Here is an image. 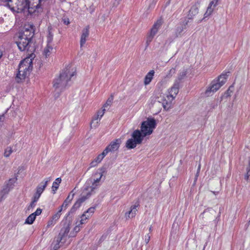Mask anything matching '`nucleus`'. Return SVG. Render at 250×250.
<instances>
[{
  "mask_svg": "<svg viewBox=\"0 0 250 250\" xmlns=\"http://www.w3.org/2000/svg\"><path fill=\"white\" fill-rule=\"evenodd\" d=\"M71 67L67 66L60 73L59 76L53 81V87L56 90L61 92L68 85L71 78L76 74V70H71Z\"/></svg>",
  "mask_w": 250,
  "mask_h": 250,
  "instance_id": "nucleus-1",
  "label": "nucleus"
},
{
  "mask_svg": "<svg viewBox=\"0 0 250 250\" xmlns=\"http://www.w3.org/2000/svg\"><path fill=\"white\" fill-rule=\"evenodd\" d=\"M34 35L33 28L31 27L30 28H25L19 33L16 43L21 51L29 50Z\"/></svg>",
  "mask_w": 250,
  "mask_h": 250,
  "instance_id": "nucleus-2",
  "label": "nucleus"
},
{
  "mask_svg": "<svg viewBox=\"0 0 250 250\" xmlns=\"http://www.w3.org/2000/svg\"><path fill=\"white\" fill-rule=\"evenodd\" d=\"M35 57L34 53L21 62L19 65L18 73L16 77V81L19 83L22 82L30 74L33 68V60Z\"/></svg>",
  "mask_w": 250,
  "mask_h": 250,
  "instance_id": "nucleus-3",
  "label": "nucleus"
},
{
  "mask_svg": "<svg viewBox=\"0 0 250 250\" xmlns=\"http://www.w3.org/2000/svg\"><path fill=\"white\" fill-rule=\"evenodd\" d=\"M30 0H12L6 5L13 12L21 13L28 12L31 14L35 12V10H32L33 7H30Z\"/></svg>",
  "mask_w": 250,
  "mask_h": 250,
  "instance_id": "nucleus-4",
  "label": "nucleus"
},
{
  "mask_svg": "<svg viewBox=\"0 0 250 250\" xmlns=\"http://www.w3.org/2000/svg\"><path fill=\"white\" fill-rule=\"evenodd\" d=\"M156 125V120L152 118H147L146 121L143 122L141 125V131L144 134V136L152 134Z\"/></svg>",
  "mask_w": 250,
  "mask_h": 250,
  "instance_id": "nucleus-5",
  "label": "nucleus"
},
{
  "mask_svg": "<svg viewBox=\"0 0 250 250\" xmlns=\"http://www.w3.org/2000/svg\"><path fill=\"white\" fill-rule=\"evenodd\" d=\"M226 77L227 73L222 74L218 77L217 82H212L210 85L206 90V95L209 96L211 93H214L218 90L225 83V81L221 80V79L224 78V80L226 78Z\"/></svg>",
  "mask_w": 250,
  "mask_h": 250,
  "instance_id": "nucleus-6",
  "label": "nucleus"
},
{
  "mask_svg": "<svg viewBox=\"0 0 250 250\" xmlns=\"http://www.w3.org/2000/svg\"><path fill=\"white\" fill-rule=\"evenodd\" d=\"M70 222L61 229L58 235L56 237L54 242L62 246L67 240L68 233L70 229Z\"/></svg>",
  "mask_w": 250,
  "mask_h": 250,
  "instance_id": "nucleus-7",
  "label": "nucleus"
},
{
  "mask_svg": "<svg viewBox=\"0 0 250 250\" xmlns=\"http://www.w3.org/2000/svg\"><path fill=\"white\" fill-rule=\"evenodd\" d=\"M188 22V20L185 19L177 25L175 32V37H179L181 36L183 31L187 28Z\"/></svg>",
  "mask_w": 250,
  "mask_h": 250,
  "instance_id": "nucleus-8",
  "label": "nucleus"
},
{
  "mask_svg": "<svg viewBox=\"0 0 250 250\" xmlns=\"http://www.w3.org/2000/svg\"><path fill=\"white\" fill-rule=\"evenodd\" d=\"M180 82L176 81L173 85L171 87L169 91V95L167 96V99L171 98V100H173L176 95L179 92Z\"/></svg>",
  "mask_w": 250,
  "mask_h": 250,
  "instance_id": "nucleus-9",
  "label": "nucleus"
},
{
  "mask_svg": "<svg viewBox=\"0 0 250 250\" xmlns=\"http://www.w3.org/2000/svg\"><path fill=\"white\" fill-rule=\"evenodd\" d=\"M17 180V178L16 177L9 179L1 191V192L3 195L8 194V192L13 188L14 184L16 183Z\"/></svg>",
  "mask_w": 250,
  "mask_h": 250,
  "instance_id": "nucleus-10",
  "label": "nucleus"
},
{
  "mask_svg": "<svg viewBox=\"0 0 250 250\" xmlns=\"http://www.w3.org/2000/svg\"><path fill=\"white\" fill-rule=\"evenodd\" d=\"M132 138L138 143V144H141L142 143L144 138V134L139 129L134 130L132 135Z\"/></svg>",
  "mask_w": 250,
  "mask_h": 250,
  "instance_id": "nucleus-11",
  "label": "nucleus"
},
{
  "mask_svg": "<svg viewBox=\"0 0 250 250\" xmlns=\"http://www.w3.org/2000/svg\"><path fill=\"white\" fill-rule=\"evenodd\" d=\"M121 140L117 139L112 141L110 144L107 146L110 152H114L118 149L121 144Z\"/></svg>",
  "mask_w": 250,
  "mask_h": 250,
  "instance_id": "nucleus-12",
  "label": "nucleus"
},
{
  "mask_svg": "<svg viewBox=\"0 0 250 250\" xmlns=\"http://www.w3.org/2000/svg\"><path fill=\"white\" fill-rule=\"evenodd\" d=\"M163 23L162 19L158 20L153 25L149 33L155 36Z\"/></svg>",
  "mask_w": 250,
  "mask_h": 250,
  "instance_id": "nucleus-13",
  "label": "nucleus"
},
{
  "mask_svg": "<svg viewBox=\"0 0 250 250\" xmlns=\"http://www.w3.org/2000/svg\"><path fill=\"white\" fill-rule=\"evenodd\" d=\"M90 184H91V186H88L85 188L84 190L85 191H88V192H91V194H92L94 192H95L94 190L96 189L98 186L99 185V184L95 183L92 180H89L86 183V184L89 185Z\"/></svg>",
  "mask_w": 250,
  "mask_h": 250,
  "instance_id": "nucleus-14",
  "label": "nucleus"
},
{
  "mask_svg": "<svg viewBox=\"0 0 250 250\" xmlns=\"http://www.w3.org/2000/svg\"><path fill=\"white\" fill-rule=\"evenodd\" d=\"M216 211L212 208H207L203 213V215L205 217L208 218L210 220L214 219L216 216Z\"/></svg>",
  "mask_w": 250,
  "mask_h": 250,
  "instance_id": "nucleus-15",
  "label": "nucleus"
},
{
  "mask_svg": "<svg viewBox=\"0 0 250 250\" xmlns=\"http://www.w3.org/2000/svg\"><path fill=\"white\" fill-rule=\"evenodd\" d=\"M198 5L195 4L191 6L188 12V18H186V19H188V21L189 20H192L193 17L198 14Z\"/></svg>",
  "mask_w": 250,
  "mask_h": 250,
  "instance_id": "nucleus-16",
  "label": "nucleus"
},
{
  "mask_svg": "<svg viewBox=\"0 0 250 250\" xmlns=\"http://www.w3.org/2000/svg\"><path fill=\"white\" fill-rule=\"evenodd\" d=\"M104 172L103 168H100L95 172L91 177L90 180H92L95 183L99 184L100 181L101 180L102 176H103V172Z\"/></svg>",
  "mask_w": 250,
  "mask_h": 250,
  "instance_id": "nucleus-17",
  "label": "nucleus"
},
{
  "mask_svg": "<svg viewBox=\"0 0 250 250\" xmlns=\"http://www.w3.org/2000/svg\"><path fill=\"white\" fill-rule=\"evenodd\" d=\"M139 206V204L132 206L130 208V210L125 213L126 218H129L134 217L136 214V211H137V208Z\"/></svg>",
  "mask_w": 250,
  "mask_h": 250,
  "instance_id": "nucleus-18",
  "label": "nucleus"
},
{
  "mask_svg": "<svg viewBox=\"0 0 250 250\" xmlns=\"http://www.w3.org/2000/svg\"><path fill=\"white\" fill-rule=\"evenodd\" d=\"M72 192L73 191H71L68 195V196L67 197L66 199L64 200L62 205L60 207V209L62 210L63 208H66L67 206L69 205V204L71 202L74 196V193H72Z\"/></svg>",
  "mask_w": 250,
  "mask_h": 250,
  "instance_id": "nucleus-19",
  "label": "nucleus"
},
{
  "mask_svg": "<svg viewBox=\"0 0 250 250\" xmlns=\"http://www.w3.org/2000/svg\"><path fill=\"white\" fill-rule=\"evenodd\" d=\"M50 181V178H48L44 183H41L37 188L36 192L41 194L46 187L48 182Z\"/></svg>",
  "mask_w": 250,
  "mask_h": 250,
  "instance_id": "nucleus-20",
  "label": "nucleus"
},
{
  "mask_svg": "<svg viewBox=\"0 0 250 250\" xmlns=\"http://www.w3.org/2000/svg\"><path fill=\"white\" fill-rule=\"evenodd\" d=\"M155 72L153 70H150L145 77L144 84L145 85H148L152 81L153 77L154 75Z\"/></svg>",
  "mask_w": 250,
  "mask_h": 250,
  "instance_id": "nucleus-21",
  "label": "nucleus"
},
{
  "mask_svg": "<svg viewBox=\"0 0 250 250\" xmlns=\"http://www.w3.org/2000/svg\"><path fill=\"white\" fill-rule=\"evenodd\" d=\"M138 143L133 139H128L125 144V146L128 149H132L135 148Z\"/></svg>",
  "mask_w": 250,
  "mask_h": 250,
  "instance_id": "nucleus-22",
  "label": "nucleus"
},
{
  "mask_svg": "<svg viewBox=\"0 0 250 250\" xmlns=\"http://www.w3.org/2000/svg\"><path fill=\"white\" fill-rule=\"evenodd\" d=\"M171 98L167 99V100L164 99L162 102V105L165 110H168L171 108L172 101Z\"/></svg>",
  "mask_w": 250,
  "mask_h": 250,
  "instance_id": "nucleus-23",
  "label": "nucleus"
},
{
  "mask_svg": "<svg viewBox=\"0 0 250 250\" xmlns=\"http://www.w3.org/2000/svg\"><path fill=\"white\" fill-rule=\"evenodd\" d=\"M62 181L61 178H58L56 179L55 181L53 182L52 187V190L53 194L56 193V191L58 189L59 186Z\"/></svg>",
  "mask_w": 250,
  "mask_h": 250,
  "instance_id": "nucleus-24",
  "label": "nucleus"
},
{
  "mask_svg": "<svg viewBox=\"0 0 250 250\" xmlns=\"http://www.w3.org/2000/svg\"><path fill=\"white\" fill-rule=\"evenodd\" d=\"M81 206V204L76 201L73 205L70 211L68 212L67 216L70 215L71 214L74 213Z\"/></svg>",
  "mask_w": 250,
  "mask_h": 250,
  "instance_id": "nucleus-25",
  "label": "nucleus"
},
{
  "mask_svg": "<svg viewBox=\"0 0 250 250\" xmlns=\"http://www.w3.org/2000/svg\"><path fill=\"white\" fill-rule=\"evenodd\" d=\"M81 206V204L76 201L73 205L70 211L68 212L67 216L70 215L71 214L74 213Z\"/></svg>",
  "mask_w": 250,
  "mask_h": 250,
  "instance_id": "nucleus-26",
  "label": "nucleus"
},
{
  "mask_svg": "<svg viewBox=\"0 0 250 250\" xmlns=\"http://www.w3.org/2000/svg\"><path fill=\"white\" fill-rule=\"evenodd\" d=\"M214 4H215V1L213 0L210 2L209 5L208 7L207 10L204 14V16H205L204 18H206L211 15V14L212 13V12L213 11V9L211 8V7L212 4L214 5Z\"/></svg>",
  "mask_w": 250,
  "mask_h": 250,
  "instance_id": "nucleus-27",
  "label": "nucleus"
},
{
  "mask_svg": "<svg viewBox=\"0 0 250 250\" xmlns=\"http://www.w3.org/2000/svg\"><path fill=\"white\" fill-rule=\"evenodd\" d=\"M52 29V28L51 26H49L48 27V34L47 36V42L48 44H50V43H51L53 41V35L51 31Z\"/></svg>",
  "mask_w": 250,
  "mask_h": 250,
  "instance_id": "nucleus-28",
  "label": "nucleus"
},
{
  "mask_svg": "<svg viewBox=\"0 0 250 250\" xmlns=\"http://www.w3.org/2000/svg\"><path fill=\"white\" fill-rule=\"evenodd\" d=\"M30 0L31 1V2H30V7H33V9H32V10H35V12L37 9H38V8H39L40 7V6H41L40 3H41V1L38 2V3H36L35 2L36 0Z\"/></svg>",
  "mask_w": 250,
  "mask_h": 250,
  "instance_id": "nucleus-29",
  "label": "nucleus"
},
{
  "mask_svg": "<svg viewBox=\"0 0 250 250\" xmlns=\"http://www.w3.org/2000/svg\"><path fill=\"white\" fill-rule=\"evenodd\" d=\"M36 217L35 216V215H33V214L32 213L26 218L25 224H32L33 223Z\"/></svg>",
  "mask_w": 250,
  "mask_h": 250,
  "instance_id": "nucleus-30",
  "label": "nucleus"
},
{
  "mask_svg": "<svg viewBox=\"0 0 250 250\" xmlns=\"http://www.w3.org/2000/svg\"><path fill=\"white\" fill-rule=\"evenodd\" d=\"M99 118V114H97L96 115H95L93 118V120H92L91 122V127L92 128V125H93V126L94 127H96L98 124H99V121H98V118Z\"/></svg>",
  "mask_w": 250,
  "mask_h": 250,
  "instance_id": "nucleus-31",
  "label": "nucleus"
},
{
  "mask_svg": "<svg viewBox=\"0 0 250 250\" xmlns=\"http://www.w3.org/2000/svg\"><path fill=\"white\" fill-rule=\"evenodd\" d=\"M91 195V192H88L86 193V195H83L80 198H79L77 201L79 202L80 204H82V203L84 202L86 199H87Z\"/></svg>",
  "mask_w": 250,
  "mask_h": 250,
  "instance_id": "nucleus-32",
  "label": "nucleus"
},
{
  "mask_svg": "<svg viewBox=\"0 0 250 250\" xmlns=\"http://www.w3.org/2000/svg\"><path fill=\"white\" fill-rule=\"evenodd\" d=\"M187 73H188V70L187 69L183 70L182 71H181L179 74L178 76V80L177 81H178V82H180V81L181 80L183 79L186 77V76L187 75Z\"/></svg>",
  "mask_w": 250,
  "mask_h": 250,
  "instance_id": "nucleus-33",
  "label": "nucleus"
},
{
  "mask_svg": "<svg viewBox=\"0 0 250 250\" xmlns=\"http://www.w3.org/2000/svg\"><path fill=\"white\" fill-rule=\"evenodd\" d=\"M53 47L47 43V45L44 50V55L47 57L50 55V51L52 50Z\"/></svg>",
  "mask_w": 250,
  "mask_h": 250,
  "instance_id": "nucleus-34",
  "label": "nucleus"
},
{
  "mask_svg": "<svg viewBox=\"0 0 250 250\" xmlns=\"http://www.w3.org/2000/svg\"><path fill=\"white\" fill-rule=\"evenodd\" d=\"M89 34V25L86 26L82 31V36L88 38Z\"/></svg>",
  "mask_w": 250,
  "mask_h": 250,
  "instance_id": "nucleus-35",
  "label": "nucleus"
},
{
  "mask_svg": "<svg viewBox=\"0 0 250 250\" xmlns=\"http://www.w3.org/2000/svg\"><path fill=\"white\" fill-rule=\"evenodd\" d=\"M80 230L76 226L74 228L73 230L70 232L69 237H74L76 236L77 233Z\"/></svg>",
  "mask_w": 250,
  "mask_h": 250,
  "instance_id": "nucleus-36",
  "label": "nucleus"
},
{
  "mask_svg": "<svg viewBox=\"0 0 250 250\" xmlns=\"http://www.w3.org/2000/svg\"><path fill=\"white\" fill-rule=\"evenodd\" d=\"M89 217H90V215H85V213H83L81 216V219L80 222L81 223V224H85L86 222V220Z\"/></svg>",
  "mask_w": 250,
  "mask_h": 250,
  "instance_id": "nucleus-37",
  "label": "nucleus"
},
{
  "mask_svg": "<svg viewBox=\"0 0 250 250\" xmlns=\"http://www.w3.org/2000/svg\"><path fill=\"white\" fill-rule=\"evenodd\" d=\"M96 207V205L93 207L89 208L86 211H84L83 213H85V215H90V217L92 215V214L95 212V208Z\"/></svg>",
  "mask_w": 250,
  "mask_h": 250,
  "instance_id": "nucleus-38",
  "label": "nucleus"
},
{
  "mask_svg": "<svg viewBox=\"0 0 250 250\" xmlns=\"http://www.w3.org/2000/svg\"><path fill=\"white\" fill-rule=\"evenodd\" d=\"M154 37V36L150 34V33L148 34L146 39V47H147L149 45L150 43L152 42Z\"/></svg>",
  "mask_w": 250,
  "mask_h": 250,
  "instance_id": "nucleus-39",
  "label": "nucleus"
},
{
  "mask_svg": "<svg viewBox=\"0 0 250 250\" xmlns=\"http://www.w3.org/2000/svg\"><path fill=\"white\" fill-rule=\"evenodd\" d=\"M13 150L11 147H7L4 151V155L5 157H8L12 153Z\"/></svg>",
  "mask_w": 250,
  "mask_h": 250,
  "instance_id": "nucleus-40",
  "label": "nucleus"
},
{
  "mask_svg": "<svg viewBox=\"0 0 250 250\" xmlns=\"http://www.w3.org/2000/svg\"><path fill=\"white\" fill-rule=\"evenodd\" d=\"M62 211V210L59 208L58 212L52 216V219H53L55 221L58 220L61 216Z\"/></svg>",
  "mask_w": 250,
  "mask_h": 250,
  "instance_id": "nucleus-41",
  "label": "nucleus"
},
{
  "mask_svg": "<svg viewBox=\"0 0 250 250\" xmlns=\"http://www.w3.org/2000/svg\"><path fill=\"white\" fill-rule=\"evenodd\" d=\"M113 100V95H111L110 97L107 99L106 103L104 105V108L106 107L107 106L110 105L112 103Z\"/></svg>",
  "mask_w": 250,
  "mask_h": 250,
  "instance_id": "nucleus-42",
  "label": "nucleus"
},
{
  "mask_svg": "<svg viewBox=\"0 0 250 250\" xmlns=\"http://www.w3.org/2000/svg\"><path fill=\"white\" fill-rule=\"evenodd\" d=\"M175 72H176V69L175 68H171L167 72V74L166 76V78H170L171 77H172V76L175 73Z\"/></svg>",
  "mask_w": 250,
  "mask_h": 250,
  "instance_id": "nucleus-43",
  "label": "nucleus"
},
{
  "mask_svg": "<svg viewBox=\"0 0 250 250\" xmlns=\"http://www.w3.org/2000/svg\"><path fill=\"white\" fill-rule=\"evenodd\" d=\"M86 41V38L81 35L80 40V46L81 47H83L85 44Z\"/></svg>",
  "mask_w": 250,
  "mask_h": 250,
  "instance_id": "nucleus-44",
  "label": "nucleus"
},
{
  "mask_svg": "<svg viewBox=\"0 0 250 250\" xmlns=\"http://www.w3.org/2000/svg\"><path fill=\"white\" fill-rule=\"evenodd\" d=\"M109 148H107V147L104 150L103 152L100 154L101 155H102V156L104 158V156H105V155L109 152H110L109 151V150L108 149Z\"/></svg>",
  "mask_w": 250,
  "mask_h": 250,
  "instance_id": "nucleus-45",
  "label": "nucleus"
},
{
  "mask_svg": "<svg viewBox=\"0 0 250 250\" xmlns=\"http://www.w3.org/2000/svg\"><path fill=\"white\" fill-rule=\"evenodd\" d=\"M41 195V194H40V193H38L36 192V193L35 194V195H34V197L33 198V200H34L36 202H37V201L40 197Z\"/></svg>",
  "mask_w": 250,
  "mask_h": 250,
  "instance_id": "nucleus-46",
  "label": "nucleus"
},
{
  "mask_svg": "<svg viewBox=\"0 0 250 250\" xmlns=\"http://www.w3.org/2000/svg\"><path fill=\"white\" fill-rule=\"evenodd\" d=\"M42 209H41L40 208H37L36 211L35 212L32 213V214H33V215L34 214L35 216L36 217V216H38V215H40L42 213Z\"/></svg>",
  "mask_w": 250,
  "mask_h": 250,
  "instance_id": "nucleus-47",
  "label": "nucleus"
},
{
  "mask_svg": "<svg viewBox=\"0 0 250 250\" xmlns=\"http://www.w3.org/2000/svg\"><path fill=\"white\" fill-rule=\"evenodd\" d=\"M62 21H63V23L65 25H68L70 23L69 20L67 17H63L62 18Z\"/></svg>",
  "mask_w": 250,
  "mask_h": 250,
  "instance_id": "nucleus-48",
  "label": "nucleus"
},
{
  "mask_svg": "<svg viewBox=\"0 0 250 250\" xmlns=\"http://www.w3.org/2000/svg\"><path fill=\"white\" fill-rule=\"evenodd\" d=\"M36 202H36V201H35L32 200V202H31L30 204L29 205V206L28 207V210H29L31 208H34L35 207V206H36L35 203Z\"/></svg>",
  "mask_w": 250,
  "mask_h": 250,
  "instance_id": "nucleus-49",
  "label": "nucleus"
},
{
  "mask_svg": "<svg viewBox=\"0 0 250 250\" xmlns=\"http://www.w3.org/2000/svg\"><path fill=\"white\" fill-rule=\"evenodd\" d=\"M103 158H104L102 156V155L99 154L94 160H96V161L98 163H99L101 162V161L103 159Z\"/></svg>",
  "mask_w": 250,
  "mask_h": 250,
  "instance_id": "nucleus-50",
  "label": "nucleus"
},
{
  "mask_svg": "<svg viewBox=\"0 0 250 250\" xmlns=\"http://www.w3.org/2000/svg\"><path fill=\"white\" fill-rule=\"evenodd\" d=\"M53 249H54V250H57L61 247H62L60 245L55 243V242L53 243Z\"/></svg>",
  "mask_w": 250,
  "mask_h": 250,
  "instance_id": "nucleus-51",
  "label": "nucleus"
},
{
  "mask_svg": "<svg viewBox=\"0 0 250 250\" xmlns=\"http://www.w3.org/2000/svg\"><path fill=\"white\" fill-rule=\"evenodd\" d=\"M232 91H230V88L225 93L224 96L226 97H229L231 95Z\"/></svg>",
  "mask_w": 250,
  "mask_h": 250,
  "instance_id": "nucleus-52",
  "label": "nucleus"
},
{
  "mask_svg": "<svg viewBox=\"0 0 250 250\" xmlns=\"http://www.w3.org/2000/svg\"><path fill=\"white\" fill-rule=\"evenodd\" d=\"M105 110V108H104L102 111H99L97 112V114H99L100 118H101L103 117L104 113Z\"/></svg>",
  "mask_w": 250,
  "mask_h": 250,
  "instance_id": "nucleus-53",
  "label": "nucleus"
},
{
  "mask_svg": "<svg viewBox=\"0 0 250 250\" xmlns=\"http://www.w3.org/2000/svg\"><path fill=\"white\" fill-rule=\"evenodd\" d=\"M98 163L96 161V160H94L92 161L90 164V167H92L96 166Z\"/></svg>",
  "mask_w": 250,
  "mask_h": 250,
  "instance_id": "nucleus-54",
  "label": "nucleus"
},
{
  "mask_svg": "<svg viewBox=\"0 0 250 250\" xmlns=\"http://www.w3.org/2000/svg\"><path fill=\"white\" fill-rule=\"evenodd\" d=\"M247 172L250 173V157L248 162V165L246 168Z\"/></svg>",
  "mask_w": 250,
  "mask_h": 250,
  "instance_id": "nucleus-55",
  "label": "nucleus"
},
{
  "mask_svg": "<svg viewBox=\"0 0 250 250\" xmlns=\"http://www.w3.org/2000/svg\"><path fill=\"white\" fill-rule=\"evenodd\" d=\"M55 222L56 221H55L53 219H52V220L48 221V224H47V227H49L51 225H53L55 223Z\"/></svg>",
  "mask_w": 250,
  "mask_h": 250,
  "instance_id": "nucleus-56",
  "label": "nucleus"
},
{
  "mask_svg": "<svg viewBox=\"0 0 250 250\" xmlns=\"http://www.w3.org/2000/svg\"><path fill=\"white\" fill-rule=\"evenodd\" d=\"M249 173V172H246V173L245 175V179L247 181H248L249 179V177L250 176V174Z\"/></svg>",
  "mask_w": 250,
  "mask_h": 250,
  "instance_id": "nucleus-57",
  "label": "nucleus"
},
{
  "mask_svg": "<svg viewBox=\"0 0 250 250\" xmlns=\"http://www.w3.org/2000/svg\"><path fill=\"white\" fill-rule=\"evenodd\" d=\"M200 168H201V164H199L198 167V169H197V173H196V179H197V177L198 176L200 170Z\"/></svg>",
  "mask_w": 250,
  "mask_h": 250,
  "instance_id": "nucleus-58",
  "label": "nucleus"
},
{
  "mask_svg": "<svg viewBox=\"0 0 250 250\" xmlns=\"http://www.w3.org/2000/svg\"><path fill=\"white\" fill-rule=\"evenodd\" d=\"M150 240V236L149 235H147V236H146L145 238V242L146 244H147Z\"/></svg>",
  "mask_w": 250,
  "mask_h": 250,
  "instance_id": "nucleus-59",
  "label": "nucleus"
},
{
  "mask_svg": "<svg viewBox=\"0 0 250 250\" xmlns=\"http://www.w3.org/2000/svg\"><path fill=\"white\" fill-rule=\"evenodd\" d=\"M82 225L83 224H81V223L80 222L78 224L76 225V226L81 229L82 228Z\"/></svg>",
  "mask_w": 250,
  "mask_h": 250,
  "instance_id": "nucleus-60",
  "label": "nucleus"
},
{
  "mask_svg": "<svg viewBox=\"0 0 250 250\" xmlns=\"http://www.w3.org/2000/svg\"><path fill=\"white\" fill-rule=\"evenodd\" d=\"M1 0L3 1H5V2H7L6 4H8V3H9L12 0Z\"/></svg>",
  "mask_w": 250,
  "mask_h": 250,
  "instance_id": "nucleus-61",
  "label": "nucleus"
},
{
  "mask_svg": "<svg viewBox=\"0 0 250 250\" xmlns=\"http://www.w3.org/2000/svg\"><path fill=\"white\" fill-rule=\"evenodd\" d=\"M3 21V19L2 18H0V23H2Z\"/></svg>",
  "mask_w": 250,
  "mask_h": 250,
  "instance_id": "nucleus-62",
  "label": "nucleus"
},
{
  "mask_svg": "<svg viewBox=\"0 0 250 250\" xmlns=\"http://www.w3.org/2000/svg\"><path fill=\"white\" fill-rule=\"evenodd\" d=\"M149 230L150 232L151 231V230H152V227H150L149 228Z\"/></svg>",
  "mask_w": 250,
  "mask_h": 250,
  "instance_id": "nucleus-63",
  "label": "nucleus"
},
{
  "mask_svg": "<svg viewBox=\"0 0 250 250\" xmlns=\"http://www.w3.org/2000/svg\"><path fill=\"white\" fill-rule=\"evenodd\" d=\"M213 193L214 194H216L218 193V192H215V191H213Z\"/></svg>",
  "mask_w": 250,
  "mask_h": 250,
  "instance_id": "nucleus-64",
  "label": "nucleus"
}]
</instances>
